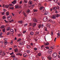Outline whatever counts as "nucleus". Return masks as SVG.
<instances>
[{"label":"nucleus","instance_id":"obj_1","mask_svg":"<svg viewBox=\"0 0 60 60\" xmlns=\"http://www.w3.org/2000/svg\"><path fill=\"white\" fill-rule=\"evenodd\" d=\"M48 20V17H45L43 19V20L44 22H46Z\"/></svg>","mask_w":60,"mask_h":60},{"label":"nucleus","instance_id":"obj_2","mask_svg":"<svg viewBox=\"0 0 60 60\" xmlns=\"http://www.w3.org/2000/svg\"><path fill=\"white\" fill-rule=\"evenodd\" d=\"M57 56V53L56 52H54L52 54V56L53 57H56Z\"/></svg>","mask_w":60,"mask_h":60},{"label":"nucleus","instance_id":"obj_3","mask_svg":"<svg viewBox=\"0 0 60 60\" xmlns=\"http://www.w3.org/2000/svg\"><path fill=\"white\" fill-rule=\"evenodd\" d=\"M9 5H3V7L5 8H8L9 7Z\"/></svg>","mask_w":60,"mask_h":60},{"label":"nucleus","instance_id":"obj_4","mask_svg":"<svg viewBox=\"0 0 60 60\" xmlns=\"http://www.w3.org/2000/svg\"><path fill=\"white\" fill-rule=\"evenodd\" d=\"M49 22H51L52 23H55V22L53 21L52 20H51V19H49Z\"/></svg>","mask_w":60,"mask_h":60},{"label":"nucleus","instance_id":"obj_5","mask_svg":"<svg viewBox=\"0 0 60 60\" xmlns=\"http://www.w3.org/2000/svg\"><path fill=\"white\" fill-rule=\"evenodd\" d=\"M10 32L11 34H13L14 32V31L13 29H11L10 30Z\"/></svg>","mask_w":60,"mask_h":60},{"label":"nucleus","instance_id":"obj_6","mask_svg":"<svg viewBox=\"0 0 60 60\" xmlns=\"http://www.w3.org/2000/svg\"><path fill=\"white\" fill-rule=\"evenodd\" d=\"M41 27H44V26L43 25V24H40L38 26V28H40Z\"/></svg>","mask_w":60,"mask_h":60},{"label":"nucleus","instance_id":"obj_7","mask_svg":"<svg viewBox=\"0 0 60 60\" xmlns=\"http://www.w3.org/2000/svg\"><path fill=\"white\" fill-rule=\"evenodd\" d=\"M23 56L24 57H27V53H25L23 54Z\"/></svg>","mask_w":60,"mask_h":60},{"label":"nucleus","instance_id":"obj_8","mask_svg":"<svg viewBox=\"0 0 60 60\" xmlns=\"http://www.w3.org/2000/svg\"><path fill=\"white\" fill-rule=\"evenodd\" d=\"M12 17L11 15H10L9 16H8V20H11V19Z\"/></svg>","mask_w":60,"mask_h":60},{"label":"nucleus","instance_id":"obj_9","mask_svg":"<svg viewBox=\"0 0 60 60\" xmlns=\"http://www.w3.org/2000/svg\"><path fill=\"white\" fill-rule=\"evenodd\" d=\"M28 4L30 5L33 4V2L31 1L30 0Z\"/></svg>","mask_w":60,"mask_h":60},{"label":"nucleus","instance_id":"obj_10","mask_svg":"<svg viewBox=\"0 0 60 60\" xmlns=\"http://www.w3.org/2000/svg\"><path fill=\"white\" fill-rule=\"evenodd\" d=\"M47 58L49 60H51V59H52V57H51V56H48Z\"/></svg>","mask_w":60,"mask_h":60},{"label":"nucleus","instance_id":"obj_11","mask_svg":"<svg viewBox=\"0 0 60 60\" xmlns=\"http://www.w3.org/2000/svg\"><path fill=\"white\" fill-rule=\"evenodd\" d=\"M52 52V50L51 49H49L48 51V53L49 54H51Z\"/></svg>","mask_w":60,"mask_h":60},{"label":"nucleus","instance_id":"obj_12","mask_svg":"<svg viewBox=\"0 0 60 60\" xmlns=\"http://www.w3.org/2000/svg\"><path fill=\"white\" fill-rule=\"evenodd\" d=\"M16 9H19V6L18 5H15V6Z\"/></svg>","mask_w":60,"mask_h":60},{"label":"nucleus","instance_id":"obj_13","mask_svg":"<svg viewBox=\"0 0 60 60\" xmlns=\"http://www.w3.org/2000/svg\"><path fill=\"white\" fill-rule=\"evenodd\" d=\"M33 20L34 22H37V21H39L38 20H36L35 18H34L33 19Z\"/></svg>","mask_w":60,"mask_h":60},{"label":"nucleus","instance_id":"obj_14","mask_svg":"<svg viewBox=\"0 0 60 60\" xmlns=\"http://www.w3.org/2000/svg\"><path fill=\"white\" fill-rule=\"evenodd\" d=\"M16 3H17V0H15L12 3L14 4H16Z\"/></svg>","mask_w":60,"mask_h":60},{"label":"nucleus","instance_id":"obj_15","mask_svg":"<svg viewBox=\"0 0 60 60\" xmlns=\"http://www.w3.org/2000/svg\"><path fill=\"white\" fill-rule=\"evenodd\" d=\"M47 26H48L49 27H50V24L49 23H48L46 25Z\"/></svg>","mask_w":60,"mask_h":60},{"label":"nucleus","instance_id":"obj_16","mask_svg":"<svg viewBox=\"0 0 60 60\" xmlns=\"http://www.w3.org/2000/svg\"><path fill=\"white\" fill-rule=\"evenodd\" d=\"M49 42H47L45 44V46H48L49 45Z\"/></svg>","mask_w":60,"mask_h":60},{"label":"nucleus","instance_id":"obj_17","mask_svg":"<svg viewBox=\"0 0 60 60\" xmlns=\"http://www.w3.org/2000/svg\"><path fill=\"white\" fill-rule=\"evenodd\" d=\"M44 8V7H41L39 9L40 10H42V9H43Z\"/></svg>","mask_w":60,"mask_h":60},{"label":"nucleus","instance_id":"obj_18","mask_svg":"<svg viewBox=\"0 0 60 60\" xmlns=\"http://www.w3.org/2000/svg\"><path fill=\"white\" fill-rule=\"evenodd\" d=\"M36 24L35 23H33V27H34L35 26H36Z\"/></svg>","mask_w":60,"mask_h":60},{"label":"nucleus","instance_id":"obj_19","mask_svg":"<svg viewBox=\"0 0 60 60\" xmlns=\"http://www.w3.org/2000/svg\"><path fill=\"white\" fill-rule=\"evenodd\" d=\"M16 55H19V56H22V55L20 53H19L16 54Z\"/></svg>","mask_w":60,"mask_h":60},{"label":"nucleus","instance_id":"obj_20","mask_svg":"<svg viewBox=\"0 0 60 60\" xmlns=\"http://www.w3.org/2000/svg\"><path fill=\"white\" fill-rule=\"evenodd\" d=\"M14 51L15 52H17V51H18V49H17L16 48L14 49Z\"/></svg>","mask_w":60,"mask_h":60},{"label":"nucleus","instance_id":"obj_21","mask_svg":"<svg viewBox=\"0 0 60 60\" xmlns=\"http://www.w3.org/2000/svg\"><path fill=\"white\" fill-rule=\"evenodd\" d=\"M51 18H52V19H56V17H55V16H51Z\"/></svg>","mask_w":60,"mask_h":60},{"label":"nucleus","instance_id":"obj_22","mask_svg":"<svg viewBox=\"0 0 60 60\" xmlns=\"http://www.w3.org/2000/svg\"><path fill=\"white\" fill-rule=\"evenodd\" d=\"M49 13V12H45V13L44 14V15H48V14Z\"/></svg>","mask_w":60,"mask_h":60},{"label":"nucleus","instance_id":"obj_23","mask_svg":"<svg viewBox=\"0 0 60 60\" xmlns=\"http://www.w3.org/2000/svg\"><path fill=\"white\" fill-rule=\"evenodd\" d=\"M6 14L8 16L9 15V12L8 11H7L6 12Z\"/></svg>","mask_w":60,"mask_h":60},{"label":"nucleus","instance_id":"obj_24","mask_svg":"<svg viewBox=\"0 0 60 60\" xmlns=\"http://www.w3.org/2000/svg\"><path fill=\"white\" fill-rule=\"evenodd\" d=\"M11 29V28L10 27H8L7 29V31H9Z\"/></svg>","mask_w":60,"mask_h":60},{"label":"nucleus","instance_id":"obj_25","mask_svg":"<svg viewBox=\"0 0 60 60\" xmlns=\"http://www.w3.org/2000/svg\"><path fill=\"white\" fill-rule=\"evenodd\" d=\"M27 2L28 1L27 0H24L23 1V2L25 3H27Z\"/></svg>","mask_w":60,"mask_h":60},{"label":"nucleus","instance_id":"obj_26","mask_svg":"<svg viewBox=\"0 0 60 60\" xmlns=\"http://www.w3.org/2000/svg\"><path fill=\"white\" fill-rule=\"evenodd\" d=\"M20 45H22L23 44V42H20Z\"/></svg>","mask_w":60,"mask_h":60},{"label":"nucleus","instance_id":"obj_27","mask_svg":"<svg viewBox=\"0 0 60 60\" xmlns=\"http://www.w3.org/2000/svg\"><path fill=\"white\" fill-rule=\"evenodd\" d=\"M2 56H4L5 55V52H3V53L2 54Z\"/></svg>","mask_w":60,"mask_h":60},{"label":"nucleus","instance_id":"obj_28","mask_svg":"<svg viewBox=\"0 0 60 60\" xmlns=\"http://www.w3.org/2000/svg\"><path fill=\"white\" fill-rule=\"evenodd\" d=\"M8 43V42L7 41H5V43H4V45H6Z\"/></svg>","mask_w":60,"mask_h":60},{"label":"nucleus","instance_id":"obj_29","mask_svg":"<svg viewBox=\"0 0 60 60\" xmlns=\"http://www.w3.org/2000/svg\"><path fill=\"white\" fill-rule=\"evenodd\" d=\"M14 6H12V7H10V9H14Z\"/></svg>","mask_w":60,"mask_h":60},{"label":"nucleus","instance_id":"obj_30","mask_svg":"<svg viewBox=\"0 0 60 60\" xmlns=\"http://www.w3.org/2000/svg\"><path fill=\"white\" fill-rule=\"evenodd\" d=\"M4 25H2L0 27V28H4Z\"/></svg>","mask_w":60,"mask_h":60},{"label":"nucleus","instance_id":"obj_31","mask_svg":"<svg viewBox=\"0 0 60 60\" xmlns=\"http://www.w3.org/2000/svg\"><path fill=\"white\" fill-rule=\"evenodd\" d=\"M57 34V38H59V36H60V34L58 33Z\"/></svg>","mask_w":60,"mask_h":60},{"label":"nucleus","instance_id":"obj_32","mask_svg":"<svg viewBox=\"0 0 60 60\" xmlns=\"http://www.w3.org/2000/svg\"><path fill=\"white\" fill-rule=\"evenodd\" d=\"M56 17H60V15H55Z\"/></svg>","mask_w":60,"mask_h":60},{"label":"nucleus","instance_id":"obj_33","mask_svg":"<svg viewBox=\"0 0 60 60\" xmlns=\"http://www.w3.org/2000/svg\"><path fill=\"white\" fill-rule=\"evenodd\" d=\"M13 40H11V42L10 43V44H11V45H12L13 44Z\"/></svg>","mask_w":60,"mask_h":60},{"label":"nucleus","instance_id":"obj_34","mask_svg":"<svg viewBox=\"0 0 60 60\" xmlns=\"http://www.w3.org/2000/svg\"><path fill=\"white\" fill-rule=\"evenodd\" d=\"M31 47L29 45H28L27 46V49H30Z\"/></svg>","mask_w":60,"mask_h":60},{"label":"nucleus","instance_id":"obj_35","mask_svg":"<svg viewBox=\"0 0 60 60\" xmlns=\"http://www.w3.org/2000/svg\"><path fill=\"white\" fill-rule=\"evenodd\" d=\"M11 33L10 32H8V33H7V35H8L10 34H11Z\"/></svg>","mask_w":60,"mask_h":60},{"label":"nucleus","instance_id":"obj_36","mask_svg":"<svg viewBox=\"0 0 60 60\" xmlns=\"http://www.w3.org/2000/svg\"><path fill=\"white\" fill-rule=\"evenodd\" d=\"M30 12V10H28L26 12V13H29Z\"/></svg>","mask_w":60,"mask_h":60},{"label":"nucleus","instance_id":"obj_37","mask_svg":"<svg viewBox=\"0 0 60 60\" xmlns=\"http://www.w3.org/2000/svg\"><path fill=\"white\" fill-rule=\"evenodd\" d=\"M38 56H41V53H38Z\"/></svg>","mask_w":60,"mask_h":60},{"label":"nucleus","instance_id":"obj_38","mask_svg":"<svg viewBox=\"0 0 60 60\" xmlns=\"http://www.w3.org/2000/svg\"><path fill=\"white\" fill-rule=\"evenodd\" d=\"M23 14L24 15V16H25V17H26V13H25V12H23Z\"/></svg>","mask_w":60,"mask_h":60},{"label":"nucleus","instance_id":"obj_39","mask_svg":"<svg viewBox=\"0 0 60 60\" xmlns=\"http://www.w3.org/2000/svg\"><path fill=\"white\" fill-rule=\"evenodd\" d=\"M2 15H5V12H3L2 13Z\"/></svg>","mask_w":60,"mask_h":60},{"label":"nucleus","instance_id":"obj_40","mask_svg":"<svg viewBox=\"0 0 60 60\" xmlns=\"http://www.w3.org/2000/svg\"><path fill=\"white\" fill-rule=\"evenodd\" d=\"M18 22L20 23V24H22V21H19Z\"/></svg>","mask_w":60,"mask_h":60},{"label":"nucleus","instance_id":"obj_41","mask_svg":"<svg viewBox=\"0 0 60 60\" xmlns=\"http://www.w3.org/2000/svg\"><path fill=\"white\" fill-rule=\"evenodd\" d=\"M13 21H14L12 19L10 21H9V22H10V23H11V22H13Z\"/></svg>","mask_w":60,"mask_h":60},{"label":"nucleus","instance_id":"obj_42","mask_svg":"<svg viewBox=\"0 0 60 60\" xmlns=\"http://www.w3.org/2000/svg\"><path fill=\"white\" fill-rule=\"evenodd\" d=\"M9 6H11V7H12V6H14V5H12V4H10Z\"/></svg>","mask_w":60,"mask_h":60},{"label":"nucleus","instance_id":"obj_43","mask_svg":"<svg viewBox=\"0 0 60 60\" xmlns=\"http://www.w3.org/2000/svg\"><path fill=\"white\" fill-rule=\"evenodd\" d=\"M26 52L28 53H29L30 52V50H26Z\"/></svg>","mask_w":60,"mask_h":60},{"label":"nucleus","instance_id":"obj_44","mask_svg":"<svg viewBox=\"0 0 60 60\" xmlns=\"http://www.w3.org/2000/svg\"><path fill=\"white\" fill-rule=\"evenodd\" d=\"M2 19H6V17L5 16H4L3 17Z\"/></svg>","mask_w":60,"mask_h":60},{"label":"nucleus","instance_id":"obj_45","mask_svg":"<svg viewBox=\"0 0 60 60\" xmlns=\"http://www.w3.org/2000/svg\"><path fill=\"white\" fill-rule=\"evenodd\" d=\"M30 34L31 35H33L34 34V32H31L30 33Z\"/></svg>","mask_w":60,"mask_h":60},{"label":"nucleus","instance_id":"obj_46","mask_svg":"<svg viewBox=\"0 0 60 60\" xmlns=\"http://www.w3.org/2000/svg\"><path fill=\"white\" fill-rule=\"evenodd\" d=\"M31 28L30 27L28 29V30L29 31H31Z\"/></svg>","mask_w":60,"mask_h":60},{"label":"nucleus","instance_id":"obj_47","mask_svg":"<svg viewBox=\"0 0 60 60\" xmlns=\"http://www.w3.org/2000/svg\"><path fill=\"white\" fill-rule=\"evenodd\" d=\"M13 54H14V52H12L11 53H10V55H13Z\"/></svg>","mask_w":60,"mask_h":60},{"label":"nucleus","instance_id":"obj_48","mask_svg":"<svg viewBox=\"0 0 60 60\" xmlns=\"http://www.w3.org/2000/svg\"><path fill=\"white\" fill-rule=\"evenodd\" d=\"M54 10H56V7H54L53 8Z\"/></svg>","mask_w":60,"mask_h":60},{"label":"nucleus","instance_id":"obj_49","mask_svg":"<svg viewBox=\"0 0 60 60\" xmlns=\"http://www.w3.org/2000/svg\"><path fill=\"white\" fill-rule=\"evenodd\" d=\"M45 11H46V10H45V9H44V10H43L42 11V12H45Z\"/></svg>","mask_w":60,"mask_h":60},{"label":"nucleus","instance_id":"obj_50","mask_svg":"<svg viewBox=\"0 0 60 60\" xmlns=\"http://www.w3.org/2000/svg\"><path fill=\"white\" fill-rule=\"evenodd\" d=\"M27 25V23H26V24H25L24 25V26L25 27Z\"/></svg>","mask_w":60,"mask_h":60},{"label":"nucleus","instance_id":"obj_51","mask_svg":"<svg viewBox=\"0 0 60 60\" xmlns=\"http://www.w3.org/2000/svg\"><path fill=\"white\" fill-rule=\"evenodd\" d=\"M5 29H3V32H5Z\"/></svg>","mask_w":60,"mask_h":60},{"label":"nucleus","instance_id":"obj_52","mask_svg":"<svg viewBox=\"0 0 60 60\" xmlns=\"http://www.w3.org/2000/svg\"><path fill=\"white\" fill-rule=\"evenodd\" d=\"M42 59H43V60H44L45 59V57H44L43 56H42Z\"/></svg>","mask_w":60,"mask_h":60},{"label":"nucleus","instance_id":"obj_53","mask_svg":"<svg viewBox=\"0 0 60 60\" xmlns=\"http://www.w3.org/2000/svg\"><path fill=\"white\" fill-rule=\"evenodd\" d=\"M33 10L34 12H37V10L34 9Z\"/></svg>","mask_w":60,"mask_h":60},{"label":"nucleus","instance_id":"obj_54","mask_svg":"<svg viewBox=\"0 0 60 60\" xmlns=\"http://www.w3.org/2000/svg\"><path fill=\"white\" fill-rule=\"evenodd\" d=\"M58 0H54V2L55 3H56L57 2Z\"/></svg>","mask_w":60,"mask_h":60},{"label":"nucleus","instance_id":"obj_55","mask_svg":"<svg viewBox=\"0 0 60 60\" xmlns=\"http://www.w3.org/2000/svg\"><path fill=\"white\" fill-rule=\"evenodd\" d=\"M32 24L31 23H30V25H29V26H32Z\"/></svg>","mask_w":60,"mask_h":60},{"label":"nucleus","instance_id":"obj_56","mask_svg":"<svg viewBox=\"0 0 60 60\" xmlns=\"http://www.w3.org/2000/svg\"><path fill=\"white\" fill-rule=\"evenodd\" d=\"M4 21H5L6 23H7L8 22V21H6L5 19L4 20Z\"/></svg>","mask_w":60,"mask_h":60},{"label":"nucleus","instance_id":"obj_57","mask_svg":"<svg viewBox=\"0 0 60 60\" xmlns=\"http://www.w3.org/2000/svg\"><path fill=\"white\" fill-rule=\"evenodd\" d=\"M45 48L46 49H49V47H46Z\"/></svg>","mask_w":60,"mask_h":60},{"label":"nucleus","instance_id":"obj_58","mask_svg":"<svg viewBox=\"0 0 60 60\" xmlns=\"http://www.w3.org/2000/svg\"><path fill=\"white\" fill-rule=\"evenodd\" d=\"M26 33V31H23V34H25Z\"/></svg>","mask_w":60,"mask_h":60},{"label":"nucleus","instance_id":"obj_59","mask_svg":"<svg viewBox=\"0 0 60 60\" xmlns=\"http://www.w3.org/2000/svg\"><path fill=\"white\" fill-rule=\"evenodd\" d=\"M21 39L20 38H19V39L17 41H21Z\"/></svg>","mask_w":60,"mask_h":60},{"label":"nucleus","instance_id":"obj_60","mask_svg":"<svg viewBox=\"0 0 60 60\" xmlns=\"http://www.w3.org/2000/svg\"><path fill=\"white\" fill-rule=\"evenodd\" d=\"M3 10L4 11H5V12L6 11V10L5 9H4Z\"/></svg>","mask_w":60,"mask_h":60},{"label":"nucleus","instance_id":"obj_61","mask_svg":"<svg viewBox=\"0 0 60 60\" xmlns=\"http://www.w3.org/2000/svg\"><path fill=\"white\" fill-rule=\"evenodd\" d=\"M18 36H19V37H20V36H21V35L20 34H18Z\"/></svg>","mask_w":60,"mask_h":60},{"label":"nucleus","instance_id":"obj_62","mask_svg":"<svg viewBox=\"0 0 60 60\" xmlns=\"http://www.w3.org/2000/svg\"><path fill=\"white\" fill-rule=\"evenodd\" d=\"M34 49L35 50H37V48H34Z\"/></svg>","mask_w":60,"mask_h":60},{"label":"nucleus","instance_id":"obj_63","mask_svg":"<svg viewBox=\"0 0 60 60\" xmlns=\"http://www.w3.org/2000/svg\"><path fill=\"white\" fill-rule=\"evenodd\" d=\"M13 60H18V59L16 58H14Z\"/></svg>","mask_w":60,"mask_h":60},{"label":"nucleus","instance_id":"obj_64","mask_svg":"<svg viewBox=\"0 0 60 60\" xmlns=\"http://www.w3.org/2000/svg\"><path fill=\"white\" fill-rule=\"evenodd\" d=\"M14 48H17V46L16 45H14Z\"/></svg>","mask_w":60,"mask_h":60}]
</instances>
